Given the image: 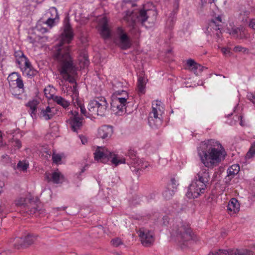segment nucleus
Returning a JSON list of instances; mask_svg holds the SVG:
<instances>
[{"label":"nucleus","instance_id":"f257e3e1","mask_svg":"<svg viewBox=\"0 0 255 255\" xmlns=\"http://www.w3.org/2000/svg\"><path fill=\"white\" fill-rule=\"evenodd\" d=\"M198 154L201 162L210 169L218 166L227 155L220 142L213 139L201 142L198 148Z\"/></svg>","mask_w":255,"mask_h":255},{"label":"nucleus","instance_id":"f03ea898","mask_svg":"<svg viewBox=\"0 0 255 255\" xmlns=\"http://www.w3.org/2000/svg\"><path fill=\"white\" fill-rule=\"evenodd\" d=\"M126 158H120L117 154L108 150L105 148L98 147L94 153V158L96 160L100 161L103 163H106L110 160L112 164L116 166L122 163H125L127 161L128 164H132L130 167L132 172L137 173L140 169V161L137 158L136 151L130 148L126 155Z\"/></svg>","mask_w":255,"mask_h":255},{"label":"nucleus","instance_id":"7ed1b4c3","mask_svg":"<svg viewBox=\"0 0 255 255\" xmlns=\"http://www.w3.org/2000/svg\"><path fill=\"white\" fill-rule=\"evenodd\" d=\"M55 59L58 63V70L64 80L70 83H77L72 76L76 73V68L73 58L69 53V48H59L54 54Z\"/></svg>","mask_w":255,"mask_h":255},{"label":"nucleus","instance_id":"20e7f679","mask_svg":"<svg viewBox=\"0 0 255 255\" xmlns=\"http://www.w3.org/2000/svg\"><path fill=\"white\" fill-rule=\"evenodd\" d=\"M209 173L205 170L199 172L190 184L186 196L189 198H197L204 194L210 185Z\"/></svg>","mask_w":255,"mask_h":255},{"label":"nucleus","instance_id":"39448f33","mask_svg":"<svg viewBox=\"0 0 255 255\" xmlns=\"http://www.w3.org/2000/svg\"><path fill=\"white\" fill-rule=\"evenodd\" d=\"M173 236H176L181 245L186 246L188 242L195 240L194 235L189 225L180 219L174 221L170 231Z\"/></svg>","mask_w":255,"mask_h":255},{"label":"nucleus","instance_id":"423d86ee","mask_svg":"<svg viewBox=\"0 0 255 255\" xmlns=\"http://www.w3.org/2000/svg\"><path fill=\"white\" fill-rule=\"evenodd\" d=\"M150 10L141 9L138 11V13L128 10L125 12L123 19L127 23L128 26L131 28V29L135 30L136 25L137 22L143 24L147 20L149 16L148 13Z\"/></svg>","mask_w":255,"mask_h":255},{"label":"nucleus","instance_id":"0eeeda50","mask_svg":"<svg viewBox=\"0 0 255 255\" xmlns=\"http://www.w3.org/2000/svg\"><path fill=\"white\" fill-rule=\"evenodd\" d=\"M108 106V104L104 97L98 98L92 100L88 106L89 114L93 117L95 116H104Z\"/></svg>","mask_w":255,"mask_h":255},{"label":"nucleus","instance_id":"6e6552de","mask_svg":"<svg viewBox=\"0 0 255 255\" xmlns=\"http://www.w3.org/2000/svg\"><path fill=\"white\" fill-rule=\"evenodd\" d=\"M61 31H62L59 36L60 47H61L64 43H70L74 38V32L70 23V19L68 16L65 17L64 19L63 25L61 28Z\"/></svg>","mask_w":255,"mask_h":255},{"label":"nucleus","instance_id":"1a4fd4ad","mask_svg":"<svg viewBox=\"0 0 255 255\" xmlns=\"http://www.w3.org/2000/svg\"><path fill=\"white\" fill-rule=\"evenodd\" d=\"M118 45L123 50L130 48L132 42L128 33L121 27H118L117 30Z\"/></svg>","mask_w":255,"mask_h":255},{"label":"nucleus","instance_id":"9d476101","mask_svg":"<svg viewBox=\"0 0 255 255\" xmlns=\"http://www.w3.org/2000/svg\"><path fill=\"white\" fill-rule=\"evenodd\" d=\"M209 255H255V253L249 250L230 249L228 250H219L218 252H210Z\"/></svg>","mask_w":255,"mask_h":255},{"label":"nucleus","instance_id":"9b49d317","mask_svg":"<svg viewBox=\"0 0 255 255\" xmlns=\"http://www.w3.org/2000/svg\"><path fill=\"white\" fill-rule=\"evenodd\" d=\"M72 116L67 121L69 123L71 130L77 132L78 130L82 126V120L83 118L79 116V113L77 111H71Z\"/></svg>","mask_w":255,"mask_h":255},{"label":"nucleus","instance_id":"f8f14e48","mask_svg":"<svg viewBox=\"0 0 255 255\" xmlns=\"http://www.w3.org/2000/svg\"><path fill=\"white\" fill-rule=\"evenodd\" d=\"M40 205L38 199L36 201L30 200L28 203L21 205V210L28 215H33L37 212L40 211Z\"/></svg>","mask_w":255,"mask_h":255},{"label":"nucleus","instance_id":"ddd939ff","mask_svg":"<svg viewBox=\"0 0 255 255\" xmlns=\"http://www.w3.org/2000/svg\"><path fill=\"white\" fill-rule=\"evenodd\" d=\"M138 233L141 243L143 246L149 247L152 244L154 239L151 231L144 228H142L139 229Z\"/></svg>","mask_w":255,"mask_h":255},{"label":"nucleus","instance_id":"4468645a","mask_svg":"<svg viewBox=\"0 0 255 255\" xmlns=\"http://www.w3.org/2000/svg\"><path fill=\"white\" fill-rule=\"evenodd\" d=\"M36 239V236L33 234H28L24 239L22 238H15L14 247L19 249L20 248L25 247L32 244Z\"/></svg>","mask_w":255,"mask_h":255},{"label":"nucleus","instance_id":"2eb2a0df","mask_svg":"<svg viewBox=\"0 0 255 255\" xmlns=\"http://www.w3.org/2000/svg\"><path fill=\"white\" fill-rule=\"evenodd\" d=\"M149 126L152 128H158L162 125V120L158 117L157 108L152 107V111L149 113L148 118Z\"/></svg>","mask_w":255,"mask_h":255},{"label":"nucleus","instance_id":"dca6fc26","mask_svg":"<svg viewBox=\"0 0 255 255\" xmlns=\"http://www.w3.org/2000/svg\"><path fill=\"white\" fill-rule=\"evenodd\" d=\"M230 34L234 38L239 39H247L249 36L248 30L243 26L232 28Z\"/></svg>","mask_w":255,"mask_h":255},{"label":"nucleus","instance_id":"f3484780","mask_svg":"<svg viewBox=\"0 0 255 255\" xmlns=\"http://www.w3.org/2000/svg\"><path fill=\"white\" fill-rule=\"evenodd\" d=\"M44 178L48 182L52 181L55 184L61 183L64 181V175L58 170L53 172L51 174L49 173H45Z\"/></svg>","mask_w":255,"mask_h":255},{"label":"nucleus","instance_id":"a211bd4d","mask_svg":"<svg viewBox=\"0 0 255 255\" xmlns=\"http://www.w3.org/2000/svg\"><path fill=\"white\" fill-rule=\"evenodd\" d=\"M111 110L118 116H121L127 112V107L123 106L116 100H112L111 103Z\"/></svg>","mask_w":255,"mask_h":255},{"label":"nucleus","instance_id":"6ab92c4d","mask_svg":"<svg viewBox=\"0 0 255 255\" xmlns=\"http://www.w3.org/2000/svg\"><path fill=\"white\" fill-rule=\"evenodd\" d=\"M113 132V127L112 126L104 125L99 128L98 135L103 139H107L111 137Z\"/></svg>","mask_w":255,"mask_h":255},{"label":"nucleus","instance_id":"aec40b11","mask_svg":"<svg viewBox=\"0 0 255 255\" xmlns=\"http://www.w3.org/2000/svg\"><path fill=\"white\" fill-rule=\"evenodd\" d=\"M39 102L35 100L29 101L25 106L29 108L28 113L30 114L33 119H36L37 117V107Z\"/></svg>","mask_w":255,"mask_h":255},{"label":"nucleus","instance_id":"412c9836","mask_svg":"<svg viewBox=\"0 0 255 255\" xmlns=\"http://www.w3.org/2000/svg\"><path fill=\"white\" fill-rule=\"evenodd\" d=\"M240 205L238 200L235 198H232L229 201L227 208L228 210L233 213H236L240 210Z\"/></svg>","mask_w":255,"mask_h":255},{"label":"nucleus","instance_id":"4be33fe9","mask_svg":"<svg viewBox=\"0 0 255 255\" xmlns=\"http://www.w3.org/2000/svg\"><path fill=\"white\" fill-rule=\"evenodd\" d=\"M240 170V166L238 164H234L230 166L227 170V176L226 179L231 180L236 175H237Z\"/></svg>","mask_w":255,"mask_h":255},{"label":"nucleus","instance_id":"5701e85b","mask_svg":"<svg viewBox=\"0 0 255 255\" xmlns=\"http://www.w3.org/2000/svg\"><path fill=\"white\" fill-rule=\"evenodd\" d=\"M53 116L54 114L49 106H47L45 109H40V112L39 113V116L45 120H50Z\"/></svg>","mask_w":255,"mask_h":255},{"label":"nucleus","instance_id":"b1692460","mask_svg":"<svg viewBox=\"0 0 255 255\" xmlns=\"http://www.w3.org/2000/svg\"><path fill=\"white\" fill-rule=\"evenodd\" d=\"M100 34L104 39L109 38L111 36L110 30L108 27V22L104 20L100 30Z\"/></svg>","mask_w":255,"mask_h":255},{"label":"nucleus","instance_id":"393cba45","mask_svg":"<svg viewBox=\"0 0 255 255\" xmlns=\"http://www.w3.org/2000/svg\"><path fill=\"white\" fill-rule=\"evenodd\" d=\"M52 99L57 104L66 109L70 105V102L61 96L52 95Z\"/></svg>","mask_w":255,"mask_h":255},{"label":"nucleus","instance_id":"a878e982","mask_svg":"<svg viewBox=\"0 0 255 255\" xmlns=\"http://www.w3.org/2000/svg\"><path fill=\"white\" fill-rule=\"evenodd\" d=\"M16 62L21 69L31 67V63L25 55L17 59Z\"/></svg>","mask_w":255,"mask_h":255},{"label":"nucleus","instance_id":"bb28decb","mask_svg":"<svg viewBox=\"0 0 255 255\" xmlns=\"http://www.w3.org/2000/svg\"><path fill=\"white\" fill-rule=\"evenodd\" d=\"M176 11L175 10L172 11L166 21V27L169 30H171L174 27L176 20Z\"/></svg>","mask_w":255,"mask_h":255},{"label":"nucleus","instance_id":"cd10ccee","mask_svg":"<svg viewBox=\"0 0 255 255\" xmlns=\"http://www.w3.org/2000/svg\"><path fill=\"white\" fill-rule=\"evenodd\" d=\"M187 65L192 68L194 73H197V70L200 72L202 71L203 67L200 64L196 63L194 60L190 59L187 61Z\"/></svg>","mask_w":255,"mask_h":255},{"label":"nucleus","instance_id":"c85d7f7f","mask_svg":"<svg viewBox=\"0 0 255 255\" xmlns=\"http://www.w3.org/2000/svg\"><path fill=\"white\" fill-rule=\"evenodd\" d=\"M20 76L16 72H13L9 74L7 80L8 81L9 86L13 87L15 86V82L20 78Z\"/></svg>","mask_w":255,"mask_h":255},{"label":"nucleus","instance_id":"c756f323","mask_svg":"<svg viewBox=\"0 0 255 255\" xmlns=\"http://www.w3.org/2000/svg\"><path fill=\"white\" fill-rule=\"evenodd\" d=\"M174 189L167 187L162 193L163 197L166 200L170 199L175 193Z\"/></svg>","mask_w":255,"mask_h":255},{"label":"nucleus","instance_id":"7c9ffc66","mask_svg":"<svg viewBox=\"0 0 255 255\" xmlns=\"http://www.w3.org/2000/svg\"><path fill=\"white\" fill-rule=\"evenodd\" d=\"M125 96L126 95H124V97H118L115 96V97H114L112 100H116L117 102H119V103H121L123 106H124L125 107H127V105L129 103V102H128L127 99H125Z\"/></svg>","mask_w":255,"mask_h":255},{"label":"nucleus","instance_id":"2f4dec72","mask_svg":"<svg viewBox=\"0 0 255 255\" xmlns=\"http://www.w3.org/2000/svg\"><path fill=\"white\" fill-rule=\"evenodd\" d=\"M24 69L25 71H27L26 74L29 78L34 77L37 73V71L34 69L31 65L30 67Z\"/></svg>","mask_w":255,"mask_h":255},{"label":"nucleus","instance_id":"473e14b6","mask_svg":"<svg viewBox=\"0 0 255 255\" xmlns=\"http://www.w3.org/2000/svg\"><path fill=\"white\" fill-rule=\"evenodd\" d=\"M28 167V164L24 162L23 161H19L17 163L16 168L15 169H17L21 171H26Z\"/></svg>","mask_w":255,"mask_h":255},{"label":"nucleus","instance_id":"72a5a7b5","mask_svg":"<svg viewBox=\"0 0 255 255\" xmlns=\"http://www.w3.org/2000/svg\"><path fill=\"white\" fill-rule=\"evenodd\" d=\"M49 12L51 13V16L52 18H55L56 19H57V21L59 20V15L58 13V11L57 8L55 7H52L49 9Z\"/></svg>","mask_w":255,"mask_h":255},{"label":"nucleus","instance_id":"f704fd0d","mask_svg":"<svg viewBox=\"0 0 255 255\" xmlns=\"http://www.w3.org/2000/svg\"><path fill=\"white\" fill-rule=\"evenodd\" d=\"M126 95L125 96V99L128 100L129 99V96L128 93L125 90H119L117 91H116L115 93V95L116 96L118 97H124V95Z\"/></svg>","mask_w":255,"mask_h":255},{"label":"nucleus","instance_id":"c9c22d12","mask_svg":"<svg viewBox=\"0 0 255 255\" xmlns=\"http://www.w3.org/2000/svg\"><path fill=\"white\" fill-rule=\"evenodd\" d=\"M11 146L16 149H19L21 147V142L17 138H12L11 140Z\"/></svg>","mask_w":255,"mask_h":255},{"label":"nucleus","instance_id":"e433bc0d","mask_svg":"<svg viewBox=\"0 0 255 255\" xmlns=\"http://www.w3.org/2000/svg\"><path fill=\"white\" fill-rule=\"evenodd\" d=\"M77 104L80 108V111L82 114L87 118H90L92 116L89 114V111L87 112L84 106L81 103H77Z\"/></svg>","mask_w":255,"mask_h":255},{"label":"nucleus","instance_id":"4c0bfd02","mask_svg":"<svg viewBox=\"0 0 255 255\" xmlns=\"http://www.w3.org/2000/svg\"><path fill=\"white\" fill-rule=\"evenodd\" d=\"M112 245L115 247H118L121 245H123V243L121 239L119 238H116L112 239L111 241Z\"/></svg>","mask_w":255,"mask_h":255},{"label":"nucleus","instance_id":"58836bf2","mask_svg":"<svg viewBox=\"0 0 255 255\" xmlns=\"http://www.w3.org/2000/svg\"><path fill=\"white\" fill-rule=\"evenodd\" d=\"M234 51L236 52H243L244 53H248L249 52V49L248 48L239 45L235 46L234 48Z\"/></svg>","mask_w":255,"mask_h":255},{"label":"nucleus","instance_id":"ea45409f","mask_svg":"<svg viewBox=\"0 0 255 255\" xmlns=\"http://www.w3.org/2000/svg\"><path fill=\"white\" fill-rule=\"evenodd\" d=\"M57 22H58L57 19L55 18L49 17L45 23L51 28Z\"/></svg>","mask_w":255,"mask_h":255},{"label":"nucleus","instance_id":"a19ab883","mask_svg":"<svg viewBox=\"0 0 255 255\" xmlns=\"http://www.w3.org/2000/svg\"><path fill=\"white\" fill-rule=\"evenodd\" d=\"M255 155V142L252 145L250 148L249 151L247 154V156L248 158H251Z\"/></svg>","mask_w":255,"mask_h":255},{"label":"nucleus","instance_id":"79ce46f5","mask_svg":"<svg viewBox=\"0 0 255 255\" xmlns=\"http://www.w3.org/2000/svg\"><path fill=\"white\" fill-rule=\"evenodd\" d=\"M61 156L59 154H53L52 155L53 162L56 164H59L61 161Z\"/></svg>","mask_w":255,"mask_h":255},{"label":"nucleus","instance_id":"37998d69","mask_svg":"<svg viewBox=\"0 0 255 255\" xmlns=\"http://www.w3.org/2000/svg\"><path fill=\"white\" fill-rule=\"evenodd\" d=\"M221 17L220 16H218L216 17L215 19H212L211 21V23L214 24L215 26H216V29H219L220 26L219 25V23L221 22Z\"/></svg>","mask_w":255,"mask_h":255},{"label":"nucleus","instance_id":"c03bdc74","mask_svg":"<svg viewBox=\"0 0 255 255\" xmlns=\"http://www.w3.org/2000/svg\"><path fill=\"white\" fill-rule=\"evenodd\" d=\"M177 181L175 178H172L170 180V183L167 185V187L174 189L176 191L177 186Z\"/></svg>","mask_w":255,"mask_h":255},{"label":"nucleus","instance_id":"a18cd8bd","mask_svg":"<svg viewBox=\"0 0 255 255\" xmlns=\"http://www.w3.org/2000/svg\"><path fill=\"white\" fill-rule=\"evenodd\" d=\"M15 85H16V86H14L12 88L17 87L19 89H22L23 88L24 85H23V81L21 79L20 77V78H18V79H17L15 82Z\"/></svg>","mask_w":255,"mask_h":255},{"label":"nucleus","instance_id":"49530a36","mask_svg":"<svg viewBox=\"0 0 255 255\" xmlns=\"http://www.w3.org/2000/svg\"><path fill=\"white\" fill-rule=\"evenodd\" d=\"M123 3L130 5L131 7H134L136 4L134 0H123Z\"/></svg>","mask_w":255,"mask_h":255},{"label":"nucleus","instance_id":"de8ad7c7","mask_svg":"<svg viewBox=\"0 0 255 255\" xmlns=\"http://www.w3.org/2000/svg\"><path fill=\"white\" fill-rule=\"evenodd\" d=\"M138 92L140 94L145 93V84H137Z\"/></svg>","mask_w":255,"mask_h":255},{"label":"nucleus","instance_id":"09e8293b","mask_svg":"<svg viewBox=\"0 0 255 255\" xmlns=\"http://www.w3.org/2000/svg\"><path fill=\"white\" fill-rule=\"evenodd\" d=\"M247 97L250 101L255 104V93H249Z\"/></svg>","mask_w":255,"mask_h":255},{"label":"nucleus","instance_id":"8fccbe9b","mask_svg":"<svg viewBox=\"0 0 255 255\" xmlns=\"http://www.w3.org/2000/svg\"><path fill=\"white\" fill-rule=\"evenodd\" d=\"M247 97L250 101L255 104V93H249Z\"/></svg>","mask_w":255,"mask_h":255},{"label":"nucleus","instance_id":"3c124183","mask_svg":"<svg viewBox=\"0 0 255 255\" xmlns=\"http://www.w3.org/2000/svg\"><path fill=\"white\" fill-rule=\"evenodd\" d=\"M24 56L23 53L21 50L15 51L14 52V56L16 58V60Z\"/></svg>","mask_w":255,"mask_h":255},{"label":"nucleus","instance_id":"603ef678","mask_svg":"<svg viewBox=\"0 0 255 255\" xmlns=\"http://www.w3.org/2000/svg\"><path fill=\"white\" fill-rule=\"evenodd\" d=\"M249 27L254 30H255V18L250 19Z\"/></svg>","mask_w":255,"mask_h":255},{"label":"nucleus","instance_id":"864d4df0","mask_svg":"<svg viewBox=\"0 0 255 255\" xmlns=\"http://www.w3.org/2000/svg\"><path fill=\"white\" fill-rule=\"evenodd\" d=\"M77 83H75V85L73 86L72 91L73 94L75 95V96L77 97L78 95V91L77 89Z\"/></svg>","mask_w":255,"mask_h":255},{"label":"nucleus","instance_id":"5fc2aeb1","mask_svg":"<svg viewBox=\"0 0 255 255\" xmlns=\"http://www.w3.org/2000/svg\"><path fill=\"white\" fill-rule=\"evenodd\" d=\"M137 84H145L144 78L142 76H139L138 79Z\"/></svg>","mask_w":255,"mask_h":255},{"label":"nucleus","instance_id":"6e6d98bb","mask_svg":"<svg viewBox=\"0 0 255 255\" xmlns=\"http://www.w3.org/2000/svg\"><path fill=\"white\" fill-rule=\"evenodd\" d=\"M222 52L225 54V55H228L230 53V50L228 49V48H223L222 49Z\"/></svg>","mask_w":255,"mask_h":255},{"label":"nucleus","instance_id":"4d7b16f0","mask_svg":"<svg viewBox=\"0 0 255 255\" xmlns=\"http://www.w3.org/2000/svg\"><path fill=\"white\" fill-rule=\"evenodd\" d=\"M4 183L3 182H2V181H0V193L2 192V188L4 186Z\"/></svg>","mask_w":255,"mask_h":255},{"label":"nucleus","instance_id":"13d9d810","mask_svg":"<svg viewBox=\"0 0 255 255\" xmlns=\"http://www.w3.org/2000/svg\"><path fill=\"white\" fill-rule=\"evenodd\" d=\"M67 208V207H57L54 208V209H56L57 211H60V210H65Z\"/></svg>","mask_w":255,"mask_h":255},{"label":"nucleus","instance_id":"bf43d9fd","mask_svg":"<svg viewBox=\"0 0 255 255\" xmlns=\"http://www.w3.org/2000/svg\"><path fill=\"white\" fill-rule=\"evenodd\" d=\"M238 119L240 120V125L242 126H244V124L243 123V121L242 120L243 117L242 116H240L239 117Z\"/></svg>","mask_w":255,"mask_h":255},{"label":"nucleus","instance_id":"052dcab7","mask_svg":"<svg viewBox=\"0 0 255 255\" xmlns=\"http://www.w3.org/2000/svg\"><path fill=\"white\" fill-rule=\"evenodd\" d=\"M8 253H9V252L8 251H2L1 253H0V255H7Z\"/></svg>","mask_w":255,"mask_h":255},{"label":"nucleus","instance_id":"680f3d73","mask_svg":"<svg viewBox=\"0 0 255 255\" xmlns=\"http://www.w3.org/2000/svg\"><path fill=\"white\" fill-rule=\"evenodd\" d=\"M40 31L42 32V33H45L47 31V29L46 28H41L40 29Z\"/></svg>","mask_w":255,"mask_h":255},{"label":"nucleus","instance_id":"e2e57ef3","mask_svg":"<svg viewBox=\"0 0 255 255\" xmlns=\"http://www.w3.org/2000/svg\"><path fill=\"white\" fill-rule=\"evenodd\" d=\"M5 145V143H4L3 141H0V149L3 147Z\"/></svg>","mask_w":255,"mask_h":255},{"label":"nucleus","instance_id":"0e129e2a","mask_svg":"<svg viewBox=\"0 0 255 255\" xmlns=\"http://www.w3.org/2000/svg\"><path fill=\"white\" fill-rule=\"evenodd\" d=\"M0 141H3L2 133L1 130H0Z\"/></svg>","mask_w":255,"mask_h":255},{"label":"nucleus","instance_id":"69168bd1","mask_svg":"<svg viewBox=\"0 0 255 255\" xmlns=\"http://www.w3.org/2000/svg\"><path fill=\"white\" fill-rule=\"evenodd\" d=\"M2 158L9 159V156L7 154L3 155L1 156Z\"/></svg>","mask_w":255,"mask_h":255},{"label":"nucleus","instance_id":"338daca9","mask_svg":"<svg viewBox=\"0 0 255 255\" xmlns=\"http://www.w3.org/2000/svg\"><path fill=\"white\" fill-rule=\"evenodd\" d=\"M81 142H82V143L83 144H85V142H87V140H86V139L85 138H84V139H83V138H81Z\"/></svg>","mask_w":255,"mask_h":255},{"label":"nucleus","instance_id":"774afa93","mask_svg":"<svg viewBox=\"0 0 255 255\" xmlns=\"http://www.w3.org/2000/svg\"><path fill=\"white\" fill-rule=\"evenodd\" d=\"M3 115L2 114L0 113V120L1 121H2L3 120Z\"/></svg>","mask_w":255,"mask_h":255}]
</instances>
